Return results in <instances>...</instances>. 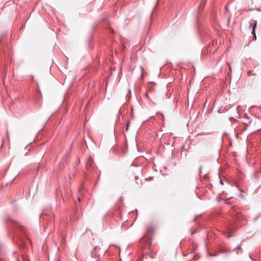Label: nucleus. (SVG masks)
<instances>
[{
	"label": "nucleus",
	"instance_id": "f257e3e1",
	"mask_svg": "<svg viewBox=\"0 0 261 261\" xmlns=\"http://www.w3.org/2000/svg\"><path fill=\"white\" fill-rule=\"evenodd\" d=\"M87 167H92V168H93V167H94L93 166V160L91 156H90L87 160Z\"/></svg>",
	"mask_w": 261,
	"mask_h": 261
},
{
	"label": "nucleus",
	"instance_id": "f03ea898",
	"mask_svg": "<svg viewBox=\"0 0 261 261\" xmlns=\"http://www.w3.org/2000/svg\"><path fill=\"white\" fill-rule=\"evenodd\" d=\"M256 25H257V21L255 20L254 21V23H253V29H252V34L255 37H256V36H255V29H256Z\"/></svg>",
	"mask_w": 261,
	"mask_h": 261
},
{
	"label": "nucleus",
	"instance_id": "7ed1b4c3",
	"mask_svg": "<svg viewBox=\"0 0 261 261\" xmlns=\"http://www.w3.org/2000/svg\"><path fill=\"white\" fill-rule=\"evenodd\" d=\"M242 249L241 245H238L236 248L234 249V251H236L237 254H238Z\"/></svg>",
	"mask_w": 261,
	"mask_h": 261
},
{
	"label": "nucleus",
	"instance_id": "20e7f679",
	"mask_svg": "<svg viewBox=\"0 0 261 261\" xmlns=\"http://www.w3.org/2000/svg\"><path fill=\"white\" fill-rule=\"evenodd\" d=\"M129 121H127L126 125V130H127L128 129L129 125Z\"/></svg>",
	"mask_w": 261,
	"mask_h": 261
},
{
	"label": "nucleus",
	"instance_id": "39448f33",
	"mask_svg": "<svg viewBox=\"0 0 261 261\" xmlns=\"http://www.w3.org/2000/svg\"><path fill=\"white\" fill-rule=\"evenodd\" d=\"M239 107H240V106H238L237 109H236V113H237L238 115H239V110H238V109H239Z\"/></svg>",
	"mask_w": 261,
	"mask_h": 261
},
{
	"label": "nucleus",
	"instance_id": "423d86ee",
	"mask_svg": "<svg viewBox=\"0 0 261 261\" xmlns=\"http://www.w3.org/2000/svg\"><path fill=\"white\" fill-rule=\"evenodd\" d=\"M220 183L222 185H224L223 181L221 178H220Z\"/></svg>",
	"mask_w": 261,
	"mask_h": 261
},
{
	"label": "nucleus",
	"instance_id": "0eeeda50",
	"mask_svg": "<svg viewBox=\"0 0 261 261\" xmlns=\"http://www.w3.org/2000/svg\"><path fill=\"white\" fill-rule=\"evenodd\" d=\"M141 69L142 74L143 73V70H144L143 67L142 66H141Z\"/></svg>",
	"mask_w": 261,
	"mask_h": 261
},
{
	"label": "nucleus",
	"instance_id": "6e6552de",
	"mask_svg": "<svg viewBox=\"0 0 261 261\" xmlns=\"http://www.w3.org/2000/svg\"><path fill=\"white\" fill-rule=\"evenodd\" d=\"M23 261H27V257H23Z\"/></svg>",
	"mask_w": 261,
	"mask_h": 261
},
{
	"label": "nucleus",
	"instance_id": "1a4fd4ad",
	"mask_svg": "<svg viewBox=\"0 0 261 261\" xmlns=\"http://www.w3.org/2000/svg\"><path fill=\"white\" fill-rule=\"evenodd\" d=\"M77 200H78V201H81V199H80V198H77Z\"/></svg>",
	"mask_w": 261,
	"mask_h": 261
},
{
	"label": "nucleus",
	"instance_id": "9d476101",
	"mask_svg": "<svg viewBox=\"0 0 261 261\" xmlns=\"http://www.w3.org/2000/svg\"><path fill=\"white\" fill-rule=\"evenodd\" d=\"M128 92L130 93V89H128Z\"/></svg>",
	"mask_w": 261,
	"mask_h": 261
},
{
	"label": "nucleus",
	"instance_id": "9b49d317",
	"mask_svg": "<svg viewBox=\"0 0 261 261\" xmlns=\"http://www.w3.org/2000/svg\"><path fill=\"white\" fill-rule=\"evenodd\" d=\"M17 261H20L19 259H17Z\"/></svg>",
	"mask_w": 261,
	"mask_h": 261
}]
</instances>
